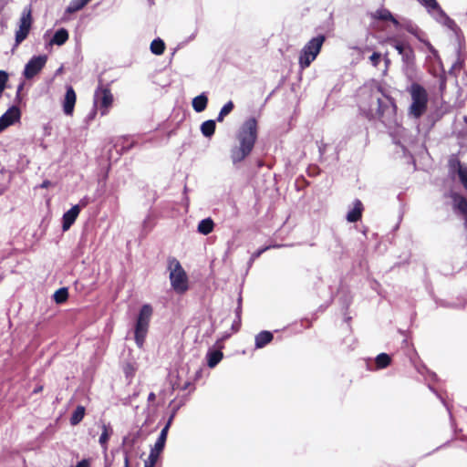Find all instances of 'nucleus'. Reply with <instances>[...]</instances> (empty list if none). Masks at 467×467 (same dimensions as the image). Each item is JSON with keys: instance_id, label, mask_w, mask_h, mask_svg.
<instances>
[{"instance_id": "obj_63", "label": "nucleus", "mask_w": 467, "mask_h": 467, "mask_svg": "<svg viewBox=\"0 0 467 467\" xmlns=\"http://www.w3.org/2000/svg\"><path fill=\"white\" fill-rule=\"evenodd\" d=\"M463 120H464L465 123H467V116L463 117Z\"/></svg>"}, {"instance_id": "obj_8", "label": "nucleus", "mask_w": 467, "mask_h": 467, "mask_svg": "<svg viewBox=\"0 0 467 467\" xmlns=\"http://www.w3.org/2000/svg\"><path fill=\"white\" fill-rule=\"evenodd\" d=\"M47 60V55L33 56L26 64L23 75L26 79L36 76L45 67Z\"/></svg>"}, {"instance_id": "obj_21", "label": "nucleus", "mask_w": 467, "mask_h": 467, "mask_svg": "<svg viewBox=\"0 0 467 467\" xmlns=\"http://www.w3.org/2000/svg\"><path fill=\"white\" fill-rule=\"evenodd\" d=\"M68 37L69 35L67 30L64 27H61L55 32L49 44L62 46L67 41Z\"/></svg>"}, {"instance_id": "obj_62", "label": "nucleus", "mask_w": 467, "mask_h": 467, "mask_svg": "<svg viewBox=\"0 0 467 467\" xmlns=\"http://www.w3.org/2000/svg\"><path fill=\"white\" fill-rule=\"evenodd\" d=\"M148 1H149L150 5L154 4V0H148Z\"/></svg>"}, {"instance_id": "obj_60", "label": "nucleus", "mask_w": 467, "mask_h": 467, "mask_svg": "<svg viewBox=\"0 0 467 467\" xmlns=\"http://www.w3.org/2000/svg\"><path fill=\"white\" fill-rule=\"evenodd\" d=\"M5 192V188L0 185V196Z\"/></svg>"}, {"instance_id": "obj_55", "label": "nucleus", "mask_w": 467, "mask_h": 467, "mask_svg": "<svg viewBox=\"0 0 467 467\" xmlns=\"http://www.w3.org/2000/svg\"><path fill=\"white\" fill-rule=\"evenodd\" d=\"M191 385V381L184 382V384L182 386V390H186Z\"/></svg>"}, {"instance_id": "obj_31", "label": "nucleus", "mask_w": 467, "mask_h": 467, "mask_svg": "<svg viewBox=\"0 0 467 467\" xmlns=\"http://www.w3.org/2000/svg\"><path fill=\"white\" fill-rule=\"evenodd\" d=\"M68 298V288L67 287H60L58 288L53 295V299L57 304H63Z\"/></svg>"}, {"instance_id": "obj_45", "label": "nucleus", "mask_w": 467, "mask_h": 467, "mask_svg": "<svg viewBox=\"0 0 467 467\" xmlns=\"http://www.w3.org/2000/svg\"><path fill=\"white\" fill-rule=\"evenodd\" d=\"M422 43H424V44L427 46V47H428L429 51H430V52H431L434 57H438V51L434 48V47H433V46H432L429 41H427V40H424V39H423Z\"/></svg>"}, {"instance_id": "obj_57", "label": "nucleus", "mask_w": 467, "mask_h": 467, "mask_svg": "<svg viewBox=\"0 0 467 467\" xmlns=\"http://www.w3.org/2000/svg\"><path fill=\"white\" fill-rule=\"evenodd\" d=\"M237 306H242V296H239L238 299H237Z\"/></svg>"}, {"instance_id": "obj_51", "label": "nucleus", "mask_w": 467, "mask_h": 467, "mask_svg": "<svg viewBox=\"0 0 467 467\" xmlns=\"http://www.w3.org/2000/svg\"><path fill=\"white\" fill-rule=\"evenodd\" d=\"M51 184L50 181L48 180H45L43 181V182L40 184V187L41 188H47L49 185Z\"/></svg>"}, {"instance_id": "obj_56", "label": "nucleus", "mask_w": 467, "mask_h": 467, "mask_svg": "<svg viewBox=\"0 0 467 467\" xmlns=\"http://www.w3.org/2000/svg\"><path fill=\"white\" fill-rule=\"evenodd\" d=\"M156 399V395L154 392H150L148 396V400L149 401H153L154 400Z\"/></svg>"}, {"instance_id": "obj_46", "label": "nucleus", "mask_w": 467, "mask_h": 467, "mask_svg": "<svg viewBox=\"0 0 467 467\" xmlns=\"http://www.w3.org/2000/svg\"><path fill=\"white\" fill-rule=\"evenodd\" d=\"M234 312L239 324L241 322L242 306H237Z\"/></svg>"}, {"instance_id": "obj_7", "label": "nucleus", "mask_w": 467, "mask_h": 467, "mask_svg": "<svg viewBox=\"0 0 467 467\" xmlns=\"http://www.w3.org/2000/svg\"><path fill=\"white\" fill-rule=\"evenodd\" d=\"M32 26L31 8L26 7L23 10L20 17L19 29L16 32V46L20 45L28 36Z\"/></svg>"}, {"instance_id": "obj_18", "label": "nucleus", "mask_w": 467, "mask_h": 467, "mask_svg": "<svg viewBox=\"0 0 467 467\" xmlns=\"http://www.w3.org/2000/svg\"><path fill=\"white\" fill-rule=\"evenodd\" d=\"M223 358V353L221 348L217 349L209 348L206 353L207 365L209 368H215Z\"/></svg>"}, {"instance_id": "obj_48", "label": "nucleus", "mask_w": 467, "mask_h": 467, "mask_svg": "<svg viewBox=\"0 0 467 467\" xmlns=\"http://www.w3.org/2000/svg\"><path fill=\"white\" fill-rule=\"evenodd\" d=\"M230 337L229 334H225L221 339L217 340L216 341V346L220 348H223V344H222V341Z\"/></svg>"}, {"instance_id": "obj_44", "label": "nucleus", "mask_w": 467, "mask_h": 467, "mask_svg": "<svg viewBox=\"0 0 467 467\" xmlns=\"http://www.w3.org/2000/svg\"><path fill=\"white\" fill-rule=\"evenodd\" d=\"M319 173H320V169L317 166L313 165V166H310L308 168V175L309 176L314 177V176H317Z\"/></svg>"}, {"instance_id": "obj_5", "label": "nucleus", "mask_w": 467, "mask_h": 467, "mask_svg": "<svg viewBox=\"0 0 467 467\" xmlns=\"http://www.w3.org/2000/svg\"><path fill=\"white\" fill-rule=\"evenodd\" d=\"M171 285L178 294L185 293L188 288V276L181 263L174 257L168 260Z\"/></svg>"}, {"instance_id": "obj_49", "label": "nucleus", "mask_w": 467, "mask_h": 467, "mask_svg": "<svg viewBox=\"0 0 467 467\" xmlns=\"http://www.w3.org/2000/svg\"><path fill=\"white\" fill-rule=\"evenodd\" d=\"M88 201L85 197V198L81 199L77 205H80V209H81V208L85 207L88 204Z\"/></svg>"}, {"instance_id": "obj_50", "label": "nucleus", "mask_w": 467, "mask_h": 467, "mask_svg": "<svg viewBox=\"0 0 467 467\" xmlns=\"http://www.w3.org/2000/svg\"><path fill=\"white\" fill-rule=\"evenodd\" d=\"M202 368L197 369L195 372V375H194V380L199 379L202 377Z\"/></svg>"}, {"instance_id": "obj_17", "label": "nucleus", "mask_w": 467, "mask_h": 467, "mask_svg": "<svg viewBox=\"0 0 467 467\" xmlns=\"http://www.w3.org/2000/svg\"><path fill=\"white\" fill-rule=\"evenodd\" d=\"M372 17L380 21H390L396 28L401 26L400 23L393 16V14L387 8H379L373 14Z\"/></svg>"}, {"instance_id": "obj_25", "label": "nucleus", "mask_w": 467, "mask_h": 467, "mask_svg": "<svg viewBox=\"0 0 467 467\" xmlns=\"http://www.w3.org/2000/svg\"><path fill=\"white\" fill-rule=\"evenodd\" d=\"M113 431L109 424H102V433L99 436V442L100 446L107 450L108 447V441L112 434Z\"/></svg>"}, {"instance_id": "obj_14", "label": "nucleus", "mask_w": 467, "mask_h": 467, "mask_svg": "<svg viewBox=\"0 0 467 467\" xmlns=\"http://www.w3.org/2000/svg\"><path fill=\"white\" fill-rule=\"evenodd\" d=\"M80 213V205H73L68 211H67L62 216V230L66 232L76 222Z\"/></svg>"}, {"instance_id": "obj_52", "label": "nucleus", "mask_w": 467, "mask_h": 467, "mask_svg": "<svg viewBox=\"0 0 467 467\" xmlns=\"http://www.w3.org/2000/svg\"><path fill=\"white\" fill-rule=\"evenodd\" d=\"M124 467H130V459L127 453H125L124 457Z\"/></svg>"}, {"instance_id": "obj_38", "label": "nucleus", "mask_w": 467, "mask_h": 467, "mask_svg": "<svg viewBox=\"0 0 467 467\" xmlns=\"http://www.w3.org/2000/svg\"><path fill=\"white\" fill-rule=\"evenodd\" d=\"M8 80V74L5 70H0V94L5 90Z\"/></svg>"}, {"instance_id": "obj_16", "label": "nucleus", "mask_w": 467, "mask_h": 467, "mask_svg": "<svg viewBox=\"0 0 467 467\" xmlns=\"http://www.w3.org/2000/svg\"><path fill=\"white\" fill-rule=\"evenodd\" d=\"M364 206L359 199H355L353 207L348 212L346 219L349 223H357L362 217Z\"/></svg>"}, {"instance_id": "obj_39", "label": "nucleus", "mask_w": 467, "mask_h": 467, "mask_svg": "<svg viewBox=\"0 0 467 467\" xmlns=\"http://www.w3.org/2000/svg\"><path fill=\"white\" fill-rule=\"evenodd\" d=\"M181 407H182V404H178L171 409V414H170L166 423H169L170 425L172 424L173 420Z\"/></svg>"}, {"instance_id": "obj_33", "label": "nucleus", "mask_w": 467, "mask_h": 467, "mask_svg": "<svg viewBox=\"0 0 467 467\" xmlns=\"http://www.w3.org/2000/svg\"><path fill=\"white\" fill-rule=\"evenodd\" d=\"M234 103L232 100H229L225 103L223 108L220 109L219 114L216 118V121L222 122L225 116H227L234 109Z\"/></svg>"}, {"instance_id": "obj_30", "label": "nucleus", "mask_w": 467, "mask_h": 467, "mask_svg": "<svg viewBox=\"0 0 467 467\" xmlns=\"http://www.w3.org/2000/svg\"><path fill=\"white\" fill-rule=\"evenodd\" d=\"M420 3L432 16L433 14H438L440 10H442L436 0H420Z\"/></svg>"}, {"instance_id": "obj_59", "label": "nucleus", "mask_w": 467, "mask_h": 467, "mask_svg": "<svg viewBox=\"0 0 467 467\" xmlns=\"http://www.w3.org/2000/svg\"><path fill=\"white\" fill-rule=\"evenodd\" d=\"M464 217V227L467 229V214Z\"/></svg>"}, {"instance_id": "obj_58", "label": "nucleus", "mask_w": 467, "mask_h": 467, "mask_svg": "<svg viewBox=\"0 0 467 467\" xmlns=\"http://www.w3.org/2000/svg\"><path fill=\"white\" fill-rule=\"evenodd\" d=\"M105 461H106V462H105V467H110V462H108V458H107V456H105Z\"/></svg>"}, {"instance_id": "obj_22", "label": "nucleus", "mask_w": 467, "mask_h": 467, "mask_svg": "<svg viewBox=\"0 0 467 467\" xmlns=\"http://www.w3.org/2000/svg\"><path fill=\"white\" fill-rule=\"evenodd\" d=\"M213 229L214 222L211 217L201 220L197 226L198 233L203 235H208L213 231Z\"/></svg>"}, {"instance_id": "obj_53", "label": "nucleus", "mask_w": 467, "mask_h": 467, "mask_svg": "<svg viewBox=\"0 0 467 467\" xmlns=\"http://www.w3.org/2000/svg\"><path fill=\"white\" fill-rule=\"evenodd\" d=\"M23 88H24V84H23V83H20V84L18 85V87H17V90H16V99H18V98H19V94H20L21 90L23 89Z\"/></svg>"}, {"instance_id": "obj_61", "label": "nucleus", "mask_w": 467, "mask_h": 467, "mask_svg": "<svg viewBox=\"0 0 467 467\" xmlns=\"http://www.w3.org/2000/svg\"><path fill=\"white\" fill-rule=\"evenodd\" d=\"M429 388H430V389H431L432 392H434L436 395L438 394V393L436 392V390H435L433 388H431L430 385H429Z\"/></svg>"}, {"instance_id": "obj_41", "label": "nucleus", "mask_w": 467, "mask_h": 467, "mask_svg": "<svg viewBox=\"0 0 467 467\" xmlns=\"http://www.w3.org/2000/svg\"><path fill=\"white\" fill-rule=\"evenodd\" d=\"M153 224L154 223H151V215L148 214L147 217L143 220V223H142L143 229L150 231L153 227Z\"/></svg>"}, {"instance_id": "obj_9", "label": "nucleus", "mask_w": 467, "mask_h": 467, "mask_svg": "<svg viewBox=\"0 0 467 467\" xmlns=\"http://www.w3.org/2000/svg\"><path fill=\"white\" fill-rule=\"evenodd\" d=\"M21 119L20 109L13 105L3 115L0 116V131H4L8 127L19 122Z\"/></svg>"}, {"instance_id": "obj_12", "label": "nucleus", "mask_w": 467, "mask_h": 467, "mask_svg": "<svg viewBox=\"0 0 467 467\" xmlns=\"http://www.w3.org/2000/svg\"><path fill=\"white\" fill-rule=\"evenodd\" d=\"M433 18L454 32L455 36L460 38L462 35L461 28L457 26L455 21L446 15L443 10H440L438 14H433Z\"/></svg>"}, {"instance_id": "obj_10", "label": "nucleus", "mask_w": 467, "mask_h": 467, "mask_svg": "<svg viewBox=\"0 0 467 467\" xmlns=\"http://www.w3.org/2000/svg\"><path fill=\"white\" fill-rule=\"evenodd\" d=\"M113 96L109 88L97 90L95 93V104L100 108L101 115H106L108 109L112 105Z\"/></svg>"}, {"instance_id": "obj_4", "label": "nucleus", "mask_w": 467, "mask_h": 467, "mask_svg": "<svg viewBox=\"0 0 467 467\" xmlns=\"http://www.w3.org/2000/svg\"><path fill=\"white\" fill-rule=\"evenodd\" d=\"M152 307L149 304H144L138 314L134 327V340L138 348H141L148 334L150 317L152 316Z\"/></svg>"}, {"instance_id": "obj_23", "label": "nucleus", "mask_w": 467, "mask_h": 467, "mask_svg": "<svg viewBox=\"0 0 467 467\" xmlns=\"http://www.w3.org/2000/svg\"><path fill=\"white\" fill-rule=\"evenodd\" d=\"M215 128H216V120L208 119L202 123L201 132L205 138H211L215 132Z\"/></svg>"}, {"instance_id": "obj_42", "label": "nucleus", "mask_w": 467, "mask_h": 467, "mask_svg": "<svg viewBox=\"0 0 467 467\" xmlns=\"http://www.w3.org/2000/svg\"><path fill=\"white\" fill-rule=\"evenodd\" d=\"M373 66L377 67L381 59V54L379 52H373L369 57Z\"/></svg>"}, {"instance_id": "obj_19", "label": "nucleus", "mask_w": 467, "mask_h": 467, "mask_svg": "<svg viewBox=\"0 0 467 467\" xmlns=\"http://www.w3.org/2000/svg\"><path fill=\"white\" fill-rule=\"evenodd\" d=\"M274 338L272 332L263 330L255 336L254 347L255 348H263L269 344Z\"/></svg>"}, {"instance_id": "obj_3", "label": "nucleus", "mask_w": 467, "mask_h": 467, "mask_svg": "<svg viewBox=\"0 0 467 467\" xmlns=\"http://www.w3.org/2000/svg\"><path fill=\"white\" fill-rule=\"evenodd\" d=\"M326 36L319 34L306 43L299 54L298 63L302 69L308 67L317 58L326 41Z\"/></svg>"}, {"instance_id": "obj_15", "label": "nucleus", "mask_w": 467, "mask_h": 467, "mask_svg": "<svg viewBox=\"0 0 467 467\" xmlns=\"http://www.w3.org/2000/svg\"><path fill=\"white\" fill-rule=\"evenodd\" d=\"M450 197L452 201V208L454 212L465 216L467 214V199L462 194L451 192Z\"/></svg>"}, {"instance_id": "obj_1", "label": "nucleus", "mask_w": 467, "mask_h": 467, "mask_svg": "<svg viewBox=\"0 0 467 467\" xmlns=\"http://www.w3.org/2000/svg\"><path fill=\"white\" fill-rule=\"evenodd\" d=\"M257 120L254 117L247 119L240 127L236 139L238 145L231 148L230 157L234 165L244 161L253 151L257 140Z\"/></svg>"}, {"instance_id": "obj_37", "label": "nucleus", "mask_w": 467, "mask_h": 467, "mask_svg": "<svg viewBox=\"0 0 467 467\" xmlns=\"http://www.w3.org/2000/svg\"><path fill=\"white\" fill-rule=\"evenodd\" d=\"M171 426V425H170L169 423H165V425L162 428V430L161 431V433L156 441H159L160 443H163V444L166 443L168 432H169Z\"/></svg>"}, {"instance_id": "obj_64", "label": "nucleus", "mask_w": 467, "mask_h": 467, "mask_svg": "<svg viewBox=\"0 0 467 467\" xmlns=\"http://www.w3.org/2000/svg\"><path fill=\"white\" fill-rule=\"evenodd\" d=\"M194 36H195V35H194V34H192V35L190 36V39L194 38Z\"/></svg>"}, {"instance_id": "obj_6", "label": "nucleus", "mask_w": 467, "mask_h": 467, "mask_svg": "<svg viewBox=\"0 0 467 467\" xmlns=\"http://www.w3.org/2000/svg\"><path fill=\"white\" fill-rule=\"evenodd\" d=\"M411 104L409 114L418 119L423 115L427 109L428 95L426 89L418 83H413L410 87Z\"/></svg>"}, {"instance_id": "obj_20", "label": "nucleus", "mask_w": 467, "mask_h": 467, "mask_svg": "<svg viewBox=\"0 0 467 467\" xmlns=\"http://www.w3.org/2000/svg\"><path fill=\"white\" fill-rule=\"evenodd\" d=\"M208 104V97L205 92L201 93L192 99V106L195 112L201 113L205 110Z\"/></svg>"}, {"instance_id": "obj_35", "label": "nucleus", "mask_w": 467, "mask_h": 467, "mask_svg": "<svg viewBox=\"0 0 467 467\" xmlns=\"http://www.w3.org/2000/svg\"><path fill=\"white\" fill-rule=\"evenodd\" d=\"M457 163L459 165V170H458L459 179H460L461 182L463 184V186L465 188H467V167H462L459 161H457Z\"/></svg>"}, {"instance_id": "obj_28", "label": "nucleus", "mask_w": 467, "mask_h": 467, "mask_svg": "<svg viewBox=\"0 0 467 467\" xmlns=\"http://www.w3.org/2000/svg\"><path fill=\"white\" fill-rule=\"evenodd\" d=\"M150 49L152 54L160 56L165 50V43L161 38L157 37L151 41Z\"/></svg>"}, {"instance_id": "obj_2", "label": "nucleus", "mask_w": 467, "mask_h": 467, "mask_svg": "<svg viewBox=\"0 0 467 467\" xmlns=\"http://www.w3.org/2000/svg\"><path fill=\"white\" fill-rule=\"evenodd\" d=\"M365 117L369 120H379L386 128L391 129L398 125L397 106L390 96L382 94L371 102L368 109H363Z\"/></svg>"}, {"instance_id": "obj_13", "label": "nucleus", "mask_w": 467, "mask_h": 467, "mask_svg": "<svg viewBox=\"0 0 467 467\" xmlns=\"http://www.w3.org/2000/svg\"><path fill=\"white\" fill-rule=\"evenodd\" d=\"M77 95L72 86H67L63 100V111L66 115L71 116L74 111Z\"/></svg>"}, {"instance_id": "obj_54", "label": "nucleus", "mask_w": 467, "mask_h": 467, "mask_svg": "<svg viewBox=\"0 0 467 467\" xmlns=\"http://www.w3.org/2000/svg\"><path fill=\"white\" fill-rule=\"evenodd\" d=\"M155 464H156V463H153V462H149L148 460H146V461L144 462V467H155Z\"/></svg>"}, {"instance_id": "obj_40", "label": "nucleus", "mask_w": 467, "mask_h": 467, "mask_svg": "<svg viewBox=\"0 0 467 467\" xmlns=\"http://www.w3.org/2000/svg\"><path fill=\"white\" fill-rule=\"evenodd\" d=\"M317 147H318V152H319V161H323L324 160V154L326 152V147L327 144L323 141H317Z\"/></svg>"}, {"instance_id": "obj_47", "label": "nucleus", "mask_w": 467, "mask_h": 467, "mask_svg": "<svg viewBox=\"0 0 467 467\" xmlns=\"http://www.w3.org/2000/svg\"><path fill=\"white\" fill-rule=\"evenodd\" d=\"M240 327H241V322L238 324V319L235 317V319L234 320V322L232 324V329L234 331H238Z\"/></svg>"}, {"instance_id": "obj_36", "label": "nucleus", "mask_w": 467, "mask_h": 467, "mask_svg": "<svg viewBox=\"0 0 467 467\" xmlns=\"http://www.w3.org/2000/svg\"><path fill=\"white\" fill-rule=\"evenodd\" d=\"M461 52H462V44L460 43L459 47H458V48L456 50L458 57H457V60L452 64V66H451V67L450 69V73H451L452 70H454V69H460V68H462L463 67V60H462L460 58Z\"/></svg>"}, {"instance_id": "obj_27", "label": "nucleus", "mask_w": 467, "mask_h": 467, "mask_svg": "<svg viewBox=\"0 0 467 467\" xmlns=\"http://www.w3.org/2000/svg\"><path fill=\"white\" fill-rule=\"evenodd\" d=\"M391 363V357L387 353H380L375 358V365L377 369H383Z\"/></svg>"}, {"instance_id": "obj_26", "label": "nucleus", "mask_w": 467, "mask_h": 467, "mask_svg": "<svg viewBox=\"0 0 467 467\" xmlns=\"http://www.w3.org/2000/svg\"><path fill=\"white\" fill-rule=\"evenodd\" d=\"M165 444L156 441L154 446L150 449L148 461L153 463H157L160 454L164 450Z\"/></svg>"}, {"instance_id": "obj_43", "label": "nucleus", "mask_w": 467, "mask_h": 467, "mask_svg": "<svg viewBox=\"0 0 467 467\" xmlns=\"http://www.w3.org/2000/svg\"><path fill=\"white\" fill-rule=\"evenodd\" d=\"M445 88H446V79H445L444 76H441L440 78V84H439V90H440L441 96H443Z\"/></svg>"}, {"instance_id": "obj_34", "label": "nucleus", "mask_w": 467, "mask_h": 467, "mask_svg": "<svg viewBox=\"0 0 467 467\" xmlns=\"http://www.w3.org/2000/svg\"><path fill=\"white\" fill-rule=\"evenodd\" d=\"M271 247H272L271 245L264 246V247L257 249L255 252H254L252 254L250 259L247 262V269L251 268L254 262L257 258H259L261 256V254H263L265 251L269 250Z\"/></svg>"}, {"instance_id": "obj_24", "label": "nucleus", "mask_w": 467, "mask_h": 467, "mask_svg": "<svg viewBox=\"0 0 467 467\" xmlns=\"http://www.w3.org/2000/svg\"><path fill=\"white\" fill-rule=\"evenodd\" d=\"M402 27L410 34L414 36L419 41L422 42L423 38L421 36L424 34L417 25L412 23L411 21H406Z\"/></svg>"}, {"instance_id": "obj_29", "label": "nucleus", "mask_w": 467, "mask_h": 467, "mask_svg": "<svg viewBox=\"0 0 467 467\" xmlns=\"http://www.w3.org/2000/svg\"><path fill=\"white\" fill-rule=\"evenodd\" d=\"M84 416H85V407H83L81 405L78 406L70 417V420H69L70 424L72 426L78 425L83 420Z\"/></svg>"}, {"instance_id": "obj_11", "label": "nucleus", "mask_w": 467, "mask_h": 467, "mask_svg": "<svg viewBox=\"0 0 467 467\" xmlns=\"http://www.w3.org/2000/svg\"><path fill=\"white\" fill-rule=\"evenodd\" d=\"M388 42L398 51L406 64H410L413 61L414 52L409 45H406L396 38H389Z\"/></svg>"}, {"instance_id": "obj_32", "label": "nucleus", "mask_w": 467, "mask_h": 467, "mask_svg": "<svg viewBox=\"0 0 467 467\" xmlns=\"http://www.w3.org/2000/svg\"><path fill=\"white\" fill-rule=\"evenodd\" d=\"M86 5H88V4L82 0H71L66 8V13H67V14L76 13V12L81 10Z\"/></svg>"}]
</instances>
